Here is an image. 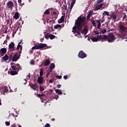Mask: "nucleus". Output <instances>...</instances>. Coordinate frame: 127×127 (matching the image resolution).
<instances>
[{
    "mask_svg": "<svg viewBox=\"0 0 127 127\" xmlns=\"http://www.w3.org/2000/svg\"><path fill=\"white\" fill-rule=\"evenodd\" d=\"M88 22L86 21V17H78L75 23V26L72 28L73 30L77 29L78 31H82L83 29V25L85 26Z\"/></svg>",
    "mask_w": 127,
    "mask_h": 127,
    "instance_id": "f257e3e1",
    "label": "nucleus"
},
{
    "mask_svg": "<svg viewBox=\"0 0 127 127\" xmlns=\"http://www.w3.org/2000/svg\"><path fill=\"white\" fill-rule=\"evenodd\" d=\"M104 40H107L109 43L114 42V40H115V36L112 33H109L107 35H103L102 42H103Z\"/></svg>",
    "mask_w": 127,
    "mask_h": 127,
    "instance_id": "f03ea898",
    "label": "nucleus"
},
{
    "mask_svg": "<svg viewBox=\"0 0 127 127\" xmlns=\"http://www.w3.org/2000/svg\"><path fill=\"white\" fill-rule=\"evenodd\" d=\"M92 41L93 42H97V41H99L100 39H102L103 40V35H97L96 37H92L91 38Z\"/></svg>",
    "mask_w": 127,
    "mask_h": 127,
    "instance_id": "7ed1b4c3",
    "label": "nucleus"
},
{
    "mask_svg": "<svg viewBox=\"0 0 127 127\" xmlns=\"http://www.w3.org/2000/svg\"><path fill=\"white\" fill-rule=\"evenodd\" d=\"M78 58L81 59H84L87 57V55L85 53L83 52V51H80L78 55Z\"/></svg>",
    "mask_w": 127,
    "mask_h": 127,
    "instance_id": "20e7f679",
    "label": "nucleus"
},
{
    "mask_svg": "<svg viewBox=\"0 0 127 127\" xmlns=\"http://www.w3.org/2000/svg\"><path fill=\"white\" fill-rule=\"evenodd\" d=\"M13 6V2L12 1H8L6 4V8H12Z\"/></svg>",
    "mask_w": 127,
    "mask_h": 127,
    "instance_id": "39448f33",
    "label": "nucleus"
},
{
    "mask_svg": "<svg viewBox=\"0 0 127 127\" xmlns=\"http://www.w3.org/2000/svg\"><path fill=\"white\" fill-rule=\"evenodd\" d=\"M123 23L122 22H120V24L119 26V27L120 29V30H121V31H125L126 29V27L125 26V25H124V24H122Z\"/></svg>",
    "mask_w": 127,
    "mask_h": 127,
    "instance_id": "423d86ee",
    "label": "nucleus"
},
{
    "mask_svg": "<svg viewBox=\"0 0 127 127\" xmlns=\"http://www.w3.org/2000/svg\"><path fill=\"white\" fill-rule=\"evenodd\" d=\"M82 34L86 35L88 33V25H86L81 32Z\"/></svg>",
    "mask_w": 127,
    "mask_h": 127,
    "instance_id": "0eeeda50",
    "label": "nucleus"
},
{
    "mask_svg": "<svg viewBox=\"0 0 127 127\" xmlns=\"http://www.w3.org/2000/svg\"><path fill=\"white\" fill-rule=\"evenodd\" d=\"M6 53V49L5 48H2L0 50V55L1 56H3Z\"/></svg>",
    "mask_w": 127,
    "mask_h": 127,
    "instance_id": "6e6552de",
    "label": "nucleus"
},
{
    "mask_svg": "<svg viewBox=\"0 0 127 127\" xmlns=\"http://www.w3.org/2000/svg\"><path fill=\"white\" fill-rule=\"evenodd\" d=\"M18 59H19V56H17V53H16L13 57L12 61L13 62H15L16 61H17Z\"/></svg>",
    "mask_w": 127,
    "mask_h": 127,
    "instance_id": "1a4fd4ad",
    "label": "nucleus"
},
{
    "mask_svg": "<svg viewBox=\"0 0 127 127\" xmlns=\"http://www.w3.org/2000/svg\"><path fill=\"white\" fill-rule=\"evenodd\" d=\"M47 45L46 44H40V45H37L38 49H42V48H44V47H46Z\"/></svg>",
    "mask_w": 127,
    "mask_h": 127,
    "instance_id": "9d476101",
    "label": "nucleus"
},
{
    "mask_svg": "<svg viewBox=\"0 0 127 127\" xmlns=\"http://www.w3.org/2000/svg\"><path fill=\"white\" fill-rule=\"evenodd\" d=\"M97 6L94 8L95 10H99V9H101L102 7H103V5H104V4L101 3L99 5H96Z\"/></svg>",
    "mask_w": 127,
    "mask_h": 127,
    "instance_id": "9b49d317",
    "label": "nucleus"
},
{
    "mask_svg": "<svg viewBox=\"0 0 127 127\" xmlns=\"http://www.w3.org/2000/svg\"><path fill=\"white\" fill-rule=\"evenodd\" d=\"M37 82L39 84H42L43 83V77L42 76H39L38 77Z\"/></svg>",
    "mask_w": 127,
    "mask_h": 127,
    "instance_id": "f8f14e48",
    "label": "nucleus"
},
{
    "mask_svg": "<svg viewBox=\"0 0 127 127\" xmlns=\"http://www.w3.org/2000/svg\"><path fill=\"white\" fill-rule=\"evenodd\" d=\"M111 17H112L114 22H116V20H117V15L113 12L111 15Z\"/></svg>",
    "mask_w": 127,
    "mask_h": 127,
    "instance_id": "ddd939ff",
    "label": "nucleus"
},
{
    "mask_svg": "<svg viewBox=\"0 0 127 127\" xmlns=\"http://www.w3.org/2000/svg\"><path fill=\"white\" fill-rule=\"evenodd\" d=\"M19 48H20V51H19ZM16 50H17L18 51H19V52L20 54L21 53V51H22V47L21 46V45H18L17 46V48H16Z\"/></svg>",
    "mask_w": 127,
    "mask_h": 127,
    "instance_id": "4468645a",
    "label": "nucleus"
},
{
    "mask_svg": "<svg viewBox=\"0 0 127 127\" xmlns=\"http://www.w3.org/2000/svg\"><path fill=\"white\" fill-rule=\"evenodd\" d=\"M64 18H65L64 16H62L60 19L58 20V23H62V22H64Z\"/></svg>",
    "mask_w": 127,
    "mask_h": 127,
    "instance_id": "2eb2a0df",
    "label": "nucleus"
},
{
    "mask_svg": "<svg viewBox=\"0 0 127 127\" xmlns=\"http://www.w3.org/2000/svg\"><path fill=\"white\" fill-rule=\"evenodd\" d=\"M15 45L14 44V43H13V42H11L8 46L9 49H12V48H13Z\"/></svg>",
    "mask_w": 127,
    "mask_h": 127,
    "instance_id": "dca6fc26",
    "label": "nucleus"
},
{
    "mask_svg": "<svg viewBox=\"0 0 127 127\" xmlns=\"http://www.w3.org/2000/svg\"><path fill=\"white\" fill-rule=\"evenodd\" d=\"M50 61L49 60H46L45 62V66H49L50 65Z\"/></svg>",
    "mask_w": 127,
    "mask_h": 127,
    "instance_id": "f3484780",
    "label": "nucleus"
},
{
    "mask_svg": "<svg viewBox=\"0 0 127 127\" xmlns=\"http://www.w3.org/2000/svg\"><path fill=\"white\" fill-rule=\"evenodd\" d=\"M18 15V12H16V13L14 14V16H13L14 18L15 19H18V18H19V16Z\"/></svg>",
    "mask_w": 127,
    "mask_h": 127,
    "instance_id": "a211bd4d",
    "label": "nucleus"
},
{
    "mask_svg": "<svg viewBox=\"0 0 127 127\" xmlns=\"http://www.w3.org/2000/svg\"><path fill=\"white\" fill-rule=\"evenodd\" d=\"M53 18H55V19L58 17V15H57V12H56V11H54L53 13Z\"/></svg>",
    "mask_w": 127,
    "mask_h": 127,
    "instance_id": "6ab92c4d",
    "label": "nucleus"
},
{
    "mask_svg": "<svg viewBox=\"0 0 127 127\" xmlns=\"http://www.w3.org/2000/svg\"><path fill=\"white\" fill-rule=\"evenodd\" d=\"M2 60L4 61H6V60H8V56L7 55H5L4 57L2 58Z\"/></svg>",
    "mask_w": 127,
    "mask_h": 127,
    "instance_id": "aec40b11",
    "label": "nucleus"
},
{
    "mask_svg": "<svg viewBox=\"0 0 127 127\" xmlns=\"http://www.w3.org/2000/svg\"><path fill=\"white\" fill-rule=\"evenodd\" d=\"M55 92L58 95H62V91L58 89H56Z\"/></svg>",
    "mask_w": 127,
    "mask_h": 127,
    "instance_id": "412c9836",
    "label": "nucleus"
},
{
    "mask_svg": "<svg viewBox=\"0 0 127 127\" xmlns=\"http://www.w3.org/2000/svg\"><path fill=\"white\" fill-rule=\"evenodd\" d=\"M17 72H16V71L15 70H12L10 72V75H11L12 76H14V75H17Z\"/></svg>",
    "mask_w": 127,
    "mask_h": 127,
    "instance_id": "4be33fe9",
    "label": "nucleus"
},
{
    "mask_svg": "<svg viewBox=\"0 0 127 127\" xmlns=\"http://www.w3.org/2000/svg\"><path fill=\"white\" fill-rule=\"evenodd\" d=\"M96 21L98 23L97 28L98 29H100V28L101 27V21L99 20H96Z\"/></svg>",
    "mask_w": 127,
    "mask_h": 127,
    "instance_id": "5701e85b",
    "label": "nucleus"
},
{
    "mask_svg": "<svg viewBox=\"0 0 127 127\" xmlns=\"http://www.w3.org/2000/svg\"><path fill=\"white\" fill-rule=\"evenodd\" d=\"M103 14L104 16H105V15H107V16H110V12L108 11H105Z\"/></svg>",
    "mask_w": 127,
    "mask_h": 127,
    "instance_id": "b1692460",
    "label": "nucleus"
},
{
    "mask_svg": "<svg viewBox=\"0 0 127 127\" xmlns=\"http://www.w3.org/2000/svg\"><path fill=\"white\" fill-rule=\"evenodd\" d=\"M104 1V0H97V1H96V5H98V4H99V3H101V2H103Z\"/></svg>",
    "mask_w": 127,
    "mask_h": 127,
    "instance_id": "393cba45",
    "label": "nucleus"
},
{
    "mask_svg": "<svg viewBox=\"0 0 127 127\" xmlns=\"http://www.w3.org/2000/svg\"><path fill=\"white\" fill-rule=\"evenodd\" d=\"M55 68V64L54 63H51L50 65V68L54 69Z\"/></svg>",
    "mask_w": 127,
    "mask_h": 127,
    "instance_id": "a878e982",
    "label": "nucleus"
},
{
    "mask_svg": "<svg viewBox=\"0 0 127 127\" xmlns=\"http://www.w3.org/2000/svg\"><path fill=\"white\" fill-rule=\"evenodd\" d=\"M62 26L60 24H57L54 26V29H57L58 28H61Z\"/></svg>",
    "mask_w": 127,
    "mask_h": 127,
    "instance_id": "bb28decb",
    "label": "nucleus"
},
{
    "mask_svg": "<svg viewBox=\"0 0 127 127\" xmlns=\"http://www.w3.org/2000/svg\"><path fill=\"white\" fill-rule=\"evenodd\" d=\"M105 32H107V29H106V28H104L103 30L100 31V34H105Z\"/></svg>",
    "mask_w": 127,
    "mask_h": 127,
    "instance_id": "cd10ccee",
    "label": "nucleus"
},
{
    "mask_svg": "<svg viewBox=\"0 0 127 127\" xmlns=\"http://www.w3.org/2000/svg\"><path fill=\"white\" fill-rule=\"evenodd\" d=\"M91 23L94 27H96L97 26V24H96V22H95V20H92Z\"/></svg>",
    "mask_w": 127,
    "mask_h": 127,
    "instance_id": "c85d7f7f",
    "label": "nucleus"
},
{
    "mask_svg": "<svg viewBox=\"0 0 127 127\" xmlns=\"http://www.w3.org/2000/svg\"><path fill=\"white\" fill-rule=\"evenodd\" d=\"M32 89H33V90H34V91H35V90H37V89L38 88V86L35 85V86H31Z\"/></svg>",
    "mask_w": 127,
    "mask_h": 127,
    "instance_id": "c756f323",
    "label": "nucleus"
},
{
    "mask_svg": "<svg viewBox=\"0 0 127 127\" xmlns=\"http://www.w3.org/2000/svg\"><path fill=\"white\" fill-rule=\"evenodd\" d=\"M44 13V14H48V15H49L50 14V11H49L48 9H47Z\"/></svg>",
    "mask_w": 127,
    "mask_h": 127,
    "instance_id": "7c9ffc66",
    "label": "nucleus"
},
{
    "mask_svg": "<svg viewBox=\"0 0 127 127\" xmlns=\"http://www.w3.org/2000/svg\"><path fill=\"white\" fill-rule=\"evenodd\" d=\"M49 37L50 39H54V38H55V36L54 35H53L52 34H50L49 35Z\"/></svg>",
    "mask_w": 127,
    "mask_h": 127,
    "instance_id": "2f4dec72",
    "label": "nucleus"
},
{
    "mask_svg": "<svg viewBox=\"0 0 127 127\" xmlns=\"http://www.w3.org/2000/svg\"><path fill=\"white\" fill-rule=\"evenodd\" d=\"M74 4H75L74 3L71 2L70 6L69 7V9H70V11L72 8H73V6H74Z\"/></svg>",
    "mask_w": 127,
    "mask_h": 127,
    "instance_id": "473e14b6",
    "label": "nucleus"
},
{
    "mask_svg": "<svg viewBox=\"0 0 127 127\" xmlns=\"http://www.w3.org/2000/svg\"><path fill=\"white\" fill-rule=\"evenodd\" d=\"M43 76V70L41 69L40 71V77H42Z\"/></svg>",
    "mask_w": 127,
    "mask_h": 127,
    "instance_id": "72a5a7b5",
    "label": "nucleus"
},
{
    "mask_svg": "<svg viewBox=\"0 0 127 127\" xmlns=\"http://www.w3.org/2000/svg\"><path fill=\"white\" fill-rule=\"evenodd\" d=\"M62 9H64V10H67V5H63L62 7Z\"/></svg>",
    "mask_w": 127,
    "mask_h": 127,
    "instance_id": "f704fd0d",
    "label": "nucleus"
},
{
    "mask_svg": "<svg viewBox=\"0 0 127 127\" xmlns=\"http://www.w3.org/2000/svg\"><path fill=\"white\" fill-rule=\"evenodd\" d=\"M93 33L95 34V35H99V34L100 33L99 32L95 31V30L93 31Z\"/></svg>",
    "mask_w": 127,
    "mask_h": 127,
    "instance_id": "c9c22d12",
    "label": "nucleus"
},
{
    "mask_svg": "<svg viewBox=\"0 0 127 127\" xmlns=\"http://www.w3.org/2000/svg\"><path fill=\"white\" fill-rule=\"evenodd\" d=\"M39 89H40V92L44 91V88H43V87H42L41 86H40Z\"/></svg>",
    "mask_w": 127,
    "mask_h": 127,
    "instance_id": "e433bc0d",
    "label": "nucleus"
},
{
    "mask_svg": "<svg viewBox=\"0 0 127 127\" xmlns=\"http://www.w3.org/2000/svg\"><path fill=\"white\" fill-rule=\"evenodd\" d=\"M12 69H13V70H17V67H16V66L15 65H13L11 66Z\"/></svg>",
    "mask_w": 127,
    "mask_h": 127,
    "instance_id": "4c0bfd02",
    "label": "nucleus"
},
{
    "mask_svg": "<svg viewBox=\"0 0 127 127\" xmlns=\"http://www.w3.org/2000/svg\"><path fill=\"white\" fill-rule=\"evenodd\" d=\"M56 78H57V79H61L62 78V76H61V75H56Z\"/></svg>",
    "mask_w": 127,
    "mask_h": 127,
    "instance_id": "58836bf2",
    "label": "nucleus"
},
{
    "mask_svg": "<svg viewBox=\"0 0 127 127\" xmlns=\"http://www.w3.org/2000/svg\"><path fill=\"white\" fill-rule=\"evenodd\" d=\"M43 96H44V94H38L37 95V97H38L39 98H41V97H43Z\"/></svg>",
    "mask_w": 127,
    "mask_h": 127,
    "instance_id": "ea45409f",
    "label": "nucleus"
},
{
    "mask_svg": "<svg viewBox=\"0 0 127 127\" xmlns=\"http://www.w3.org/2000/svg\"><path fill=\"white\" fill-rule=\"evenodd\" d=\"M93 14V11L90 10L88 13V15H90V16Z\"/></svg>",
    "mask_w": 127,
    "mask_h": 127,
    "instance_id": "a19ab883",
    "label": "nucleus"
},
{
    "mask_svg": "<svg viewBox=\"0 0 127 127\" xmlns=\"http://www.w3.org/2000/svg\"><path fill=\"white\" fill-rule=\"evenodd\" d=\"M91 18V16L90 15H87L86 17V20H89Z\"/></svg>",
    "mask_w": 127,
    "mask_h": 127,
    "instance_id": "79ce46f5",
    "label": "nucleus"
},
{
    "mask_svg": "<svg viewBox=\"0 0 127 127\" xmlns=\"http://www.w3.org/2000/svg\"><path fill=\"white\" fill-rule=\"evenodd\" d=\"M51 127L50 124L47 123L43 127Z\"/></svg>",
    "mask_w": 127,
    "mask_h": 127,
    "instance_id": "37998d69",
    "label": "nucleus"
},
{
    "mask_svg": "<svg viewBox=\"0 0 127 127\" xmlns=\"http://www.w3.org/2000/svg\"><path fill=\"white\" fill-rule=\"evenodd\" d=\"M124 14H125V15L123 18V20H126V18H127V15H126V13H124Z\"/></svg>",
    "mask_w": 127,
    "mask_h": 127,
    "instance_id": "c03bdc74",
    "label": "nucleus"
},
{
    "mask_svg": "<svg viewBox=\"0 0 127 127\" xmlns=\"http://www.w3.org/2000/svg\"><path fill=\"white\" fill-rule=\"evenodd\" d=\"M54 99H56V100H57V99H58V98H59V96H58V95H55L54 97Z\"/></svg>",
    "mask_w": 127,
    "mask_h": 127,
    "instance_id": "a18cd8bd",
    "label": "nucleus"
},
{
    "mask_svg": "<svg viewBox=\"0 0 127 127\" xmlns=\"http://www.w3.org/2000/svg\"><path fill=\"white\" fill-rule=\"evenodd\" d=\"M5 124L6 126H10V123H9V122H5Z\"/></svg>",
    "mask_w": 127,
    "mask_h": 127,
    "instance_id": "49530a36",
    "label": "nucleus"
},
{
    "mask_svg": "<svg viewBox=\"0 0 127 127\" xmlns=\"http://www.w3.org/2000/svg\"><path fill=\"white\" fill-rule=\"evenodd\" d=\"M49 35L48 34H47L46 36H45V38L46 39H49Z\"/></svg>",
    "mask_w": 127,
    "mask_h": 127,
    "instance_id": "de8ad7c7",
    "label": "nucleus"
},
{
    "mask_svg": "<svg viewBox=\"0 0 127 127\" xmlns=\"http://www.w3.org/2000/svg\"><path fill=\"white\" fill-rule=\"evenodd\" d=\"M32 49H33V50L38 49H37V45H36V46H33V47H32Z\"/></svg>",
    "mask_w": 127,
    "mask_h": 127,
    "instance_id": "09e8293b",
    "label": "nucleus"
},
{
    "mask_svg": "<svg viewBox=\"0 0 127 127\" xmlns=\"http://www.w3.org/2000/svg\"><path fill=\"white\" fill-rule=\"evenodd\" d=\"M64 80H67V79H68V76H67V75H64Z\"/></svg>",
    "mask_w": 127,
    "mask_h": 127,
    "instance_id": "8fccbe9b",
    "label": "nucleus"
},
{
    "mask_svg": "<svg viewBox=\"0 0 127 127\" xmlns=\"http://www.w3.org/2000/svg\"><path fill=\"white\" fill-rule=\"evenodd\" d=\"M71 3H76V0H71Z\"/></svg>",
    "mask_w": 127,
    "mask_h": 127,
    "instance_id": "3c124183",
    "label": "nucleus"
},
{
    "mask_svg": "<svg viewBox=\"0 0 127 127\" xmlns=\"http://www.w3.org/2000/svg\"><path fill=\"white\" fill-rule=\"evenodd\" d=\"M50 73H51V72H50V71H49V70H47V75H49V76L50 75Z\"/></svg>",
    "mask_w": 127,
    "mask_h": 127,
    "instance_id": "603ef678",
    "label": "nucleus"
},
{
    "mask_svg": "<svg viewBox=\"0 0 127 127\" xmlns=\"http://www.w3.org/2000/svg\"><path fill=\"white\" fill-rule=\"evenodd\" d=\"M76 31V33L78 35H81V33H80V32L78 31Z\"/></svg>",
    "mask_w": 127,
    "mask_h": 127,
    "instance_id": "864d4df0",
    "label": "nucleus"
},
{
    "mask_svg": "<svg viewBox=\"0 0 127 127\" xmlns=\"http://www.w3.org/2000/svg\"><path fill=\"white\" fill-rule=\"evenodd\" d=\"M12 49L13 51H15V50H16V48L15 47L12 48Z\"/></svg>",
    "mask_w": 127,
    "mask_h": 127,
    "instance_id": "5fc2aeb1",
    "label": "nucleus"
},
{
    "mask_svg": "<svg viewBox=\"0 0 127 127\" xmlns=\"http://www.w3.org/2000/svg\"><path fill=\"white\" fill-rule=\"evenodd\" d=\"M49 83H53V79H50L49 80Z\"/></svg>",
    "mask_w": 127,
    "mask_h": 127,
    "instance_id": "6e6d98bb",
    "label": "nucleus"
},
{
    "mask_svg": "<svg viewBox=\"0 0 127 127\" xmlns=\"http://www.w3.org/2000/svg\"><path fill=\"white\" fill-rule=\"evenodd\" d=\"M57 88H61V84H58L57 85Z\"/></svg>",
    "mask_w": 127,
    "mask_h": 127,
    "instance_id": "4d7b16f0",
    "label": "nucleus"
},
{
    "mask_svg": "<svg viewBox=\"0 0 127 127\" xmlns=\"http://www.w3.org/2000/svg\"><path fill=\"white\" fill-rule=\"evenodd\" d=\"M27 77H28L29 79H30V73L28 74V75H27Z\"/></svg>",
    "mask_w": 127,
    "mask_h": 127,
    "instance_id": "13d9d810",
    "label": "nucleus"
},
{
    "mask_svg": "<svg viewBox=\"0 0 127 127\" xmlns=\"http://www.w3.org/2000/svg\"><path fill=\"white\" fill-rule=\"evenodd\" d=\"M18 2L20 4V3H21V0H18Z\"/></svg>",
    "mask_w": 127,
    "mask_h": 127,
    "instance_id": "bf43d9fd",
    "label": "nucleus"
},
{
    "mask_svg": "<svg viewBox=\"0 0 127 127\" xmlns=\"http://www.w3.org/2000/svg\"><path fill=\"white\" fill-rule=\"evenodd\" d=\"M30 64H31V65H33V64H34V62L31 61Z\"/></svg>",
    "mask_w": 127,
    "mask_h": 127,
    "instance_id": "052dcab7",
    "label": "nucleus"
},
{
    "mask_svg": "<svg viewBox=\"0 0 127 127\" xmlns=\"http://www.w3.org/2000/svg\"><path fill=\"white\" fill-rule=\"evenodd\" d=\"M52 70H53V69H51L50 68V70H49V72H50V73H51V72H52Z\"/></svg>",
    "mask_w": 127,
    "mask_h": 127,
    "instance_id": "680f3d73",
    "label": "nucleus"
},
{
    "mask_svg": "<svg viewBox=\"0 0 127 127\" xmlns=\"http://www.w3.org/2000/svg\"><path fill=\"white\" fill-rule=\"evenodd\" d=\"M76 31H78V30H74V31H73V32H74V33H77V32Z\"/></svg>",
    "mask_w": 127,
    "mask_h": 127,
    "instance_id": "e2e57ef3",
    "label": "nucleus"
},
{
    "mask_svg": "<svg viewBox=\"0 0 127 127\" xmlns=\"http://www.w3.org/2000/svg\"><path fill=\"white\" fill-rule=\"evenodd\" d=\"M24 81H25V82L24 83V84H26L27 83V79H25Z\"/></svg>",
    "mask_w": 127,
    "mask_h": 127,
    "instance_id": "0e129e2a",
    "label": "nucleus"
},
{
    "mask_svg": "<svg viewBox=\"0 0 127 127\" xmlns=\"http://www.w3.org/2000/svg\"><path fill=\"white\" fill-rule=\"evenodd\" d=\"M52 121L53 122H54V121H55V119H54V118L52 119Z\"/></svg>",
    "mask_w": 127,
    "mask_h": 127,
    "instance_id": "69168bd1",
    "label": "nucleus"
},
{
    "mask_svg": "<svg viewBox=\"0 0 127 127\" xmlns=\"http://www.w3.org/2000/svg\"><path fill=\"white\" fill-rule=\"evenodd\" d=\"M12 55H10V61H11V57H12Z\"/></svg>",
    "mask_w": 127,
    "mask_h": 127,
    "instance_id": "338daca9",
    "label": "nucleus"
},
{
    "mask_svg": "<svg viewBox=\"0 0 127 127\" xmlns=\"http://www.w3.org/2000/svg\"><path fill=\"white\" fill-rule=\"evenodd\" d=\"M111 18H112V17H108V19H109V20H111Z\"/></svg>",
    "mask_w": 127,
    "mask_h": 127,
    "instance_id": "774afa93",
    "label": "nucleus"
}]
</instances>
